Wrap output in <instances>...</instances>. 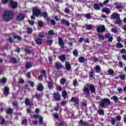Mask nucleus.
Listing matches in <instances>:
<instances>
[{
    "label": "nucleus",
    "instance_id": "obj_40",
    "mask_svg": "<svg viewBox=\"0 0 126 126\" xmlns=\"http://www.w3.org/2000/svg\"><path fill=\"white\" fill-rule=\"evenodd\" d=\"M64 125V120H62L58 123V126H63Z\"/></svg>",
    "mask_w": 126,
    "mask_h": 126
},
{
    "label": "nucleus",
    "instance_id": "obj_44",
    "mask_svg": "<svg viewBox=\"0 0 126 126\" xmlns=\"http://www.w3.org/2000/svg\"><path fill=\"white\" fill-rule=\"evenodd\" d=\"M111 125H112V126H115V124H116V118H112L111 119Z\"/></svg>",
    "mask_w": 126,
    "mask_h": 126
},
{
    "label": "nucleus",
    "instance_id": "obj_12",
    "mask_svg": "<svg viewBox=\"0 0 126 126\" xmlns=\"http://www.w3.org/2000/svg\"><path fill=\"white\" fill-rule=\"evenodd\" d=\"M37 91H40L41 92V91H43L44 90V86H43V84L42 83H39L36 88Z\"/></svg>",
    "mask_w": 126,
    "mask_h": 126
},
{
    "label": "nucleus",
    "instance_id": "obj_3",
    "mask_svg": "<svg viewBox=\"0 0 126 126\" xmlns=\"http://www.w3.org/2000/svg\"><path fill=\"white\" fill-rule=\"evenodd\" d=\"M32 14L36 16V17H44V18H47L48 17V13L46 12H43L41 13V9L39 8V7L35 6L33 7L32 9Z\"/></svg>",
    "mask_w": 126,
    "mask_h": 126
},
{
    "label": "nucleus",
    "instance_id": "obj_41",
    "mask_svg": "<svg viewBox=\"0 0 126 126\" xmlns=\"http://www.w3.org/2000/svg\"><path fill=\"white\" fill-rule=\"evenodd\" d=\"M38 37L39 38H45V33L44 32H39Z\"/></svg>",
    "mask_w": 126,
    "mask_h": 126
},
{
    "label": "nucleus",
    "instance_id": "obj_11",
    "mask_svg": "<svg viewBox=\"0 0 126 126\" xmlns=\"http://www.w3.org/2000/svg\"><path fill=\"white\" fill-rule=\"evenodd\" d=\"M55 66L57 69H61V68H63V64L61 62L57 61L55 63Z\"/></svg>",
    "mask_w": 126,
    "mask_h": 126
},
{
    "label": "nucleus",
    "instance_id": "obj_36",
    "mask_svg": "<svg viewBox=\"0 0 126 126\" xmlns=\"http://www.w3.org/2000/svg\"><path fill=\"white\" fill-rule=\"evenodd\" d=\"M27 31L28 34H31L33 32V29L31 28H27Z\"/></svg>",
    "mask_w": 126,
    "mask_h": 126
},
{
    "label": "nucleus",
    "instance_id": "obj_38",
    "mask_svg": "<svg viewBox=\"0 0 126 126\" xmlns=\"http://www.w3.org/2000/svg\"><path fill=\"white\" fill-rule=\"evenodd\" d=\"M108 73H109L110 75H113L114 73H115V71H113L112 69H109L107 71Z\"/></svg>",
    "mask_w": 126,
    "mask_h": 126
},
{
    "label": "nucleus",
    "instance_id": "obj_1",
    "mask_svg": "<svg viewBox=\"0 0 126 126\" xmlns=\"http://www.w3.org/2000/svg\"><path fill=\"white\" fill-rule=\"evenodd\" d=\"M90 92L92 94H95V93H96V89L95 88V86L90 84H86L83 90L84 94L90 96Z\"/></svg>",
    "mask_w": 126,
    "mask_h": 126
},
{
    "label": "nucleus",
    "instance_id": "obj_16",
    "mask_svg": "<svg viewBox=\"0 0 126 126\" xmlns=\"http://www.w3.org/2000/svg\"><path fill=\"white\" fill-rule=\"evenodd\" d=\"M102 12H105L106 14H109V13H111V10L108 7H104L102 8Z\"/></svg>",
    "mask_w": 126,
    "mask_h": 126
},
{
    "label": "nucleus",
    "instance_id": "obj_49",
    "mask_svg": "<svg viewBox=\"0 0 126 126\" xmlns=\"http://www.w3.org/2000/svg\"><path fill=\"white\" fill-rule=\"evenodd\" d=\"M98 115H100L101 116L104 115V110L101 109L99 111L97 112Z\"/></svg>",
    "mask_w": 126,
    "mask_h": 126
},
{
    "label": "nucleus",
    "instance_id": "obj_35",
    "mask_svg": "<svg viewBox=\"0 0 126 126\" xmlns=\"http://www.w3.org/2000/svg\"><path fill=\"white\" fill-rule=\"evenodd\" d=\"M78 61L79 63H84V62H85V59H84V58L82 57H80L79 58Z\"/></svg>",
    "mask_w": 126,
    "mask_h": 126
},
{
    "label": "nucleus",
    "instance_id": "obj_10",
    "mask_svg": "<svg viewBox=\"0 0 126 126\" xmlns=\"http://www.w3.org/2000/svg\"><path fill=\"white\" fill-rule=\"evenodd\" d=\"M58 43L61 48L63 49L64 48V43L63 42V40L62 37H58Z\"/></svg>",
    "mask_w": 126,
    "mask_h": 126
},
{
    "label": "nucleus",
    "instance_id": "obj_21",
    "mask_svg": "<svg viewBox=\"0 0 126 126\" xmlns=\"http://www.w3.org/2000/svg\"><path fill=\"white\" fill-rule=\"evenodd\" d=\"M59 59L61 61V62H64L66 60V57L64 55H62L59 57Z\"/></svg>",
    "mask_w": 126,
    "mask_h": 126
},
{
    "label": "nucleus",
    "instance_id": "obj_60",
    "mask_svg": "<svg viewBox=\"0 0 126 126\" xmlns=\"http://www.w3.org/2000/svg\"><path fill=\"white\" fill-rule=\"evenodd\" d=\"M22 125H26L27 124V119H24L22 121Z\"/></svg>",
    "mask_w": 126,
    "mask_h": 126
},
{
    "label": "nucleus",
    "instance_id": "obj_43",
    "mask_svg": "<svg viewBox=\"0 0 126 126\" xmlns=\"http://www.w3.org/2000/svg\"><path fill=\"white\" fill-rule=\"evenodd\" d=\"M24 51L26 53H27V54H31L32 51L30 49H29V48L26 47V48H25Z\"/></svg>",
    "mask_w": 126,
    "mask_h": 126
},
{
    "label": "nucleus",
    "instance_id": "obj_18",
    "mask_svg": "<svg viewBox=\"0 0 126 126\" xmlns=\"http://www.w3.org/2000/svg\"><path fill=\"white\" fill-rule=\"evenodd\" d=\"M94 69L96 73H100V71H101V67H100V65H97L94 67Z\"/></svg>",
    "mask_w": 126,
    "mask_h": 126
},
{
    "label": "nucleus",
    "instance_id": "obj_26",
    "mask_svg": "<svg viewBox=\"0 0 126 126\" xmlns=\"http://www.w3.org/2000/svg\"><path fill=\"white\" fill-rule=\"evenodd\" d=\"M40 73H41V75H42L43 76H44V77H45V78H46L47 77V73L46 72V70H44V69H42L40 71Z\"/></svg>",
    "mask_w": 126,
    "mask_h": 126
},
{
    "label": "nucleus",
    "instance_id": "obj_14",
    "mask_svg": "<svg viewBox=\"0 0 126 126\" xmlns=\"http://www.w3.org/2000/svg\"><path fill=\"white\" fill-rule=\"evenodd\" d=\"M79 125L84 126H90V124L86 123L85 121H83L82 120H80L78 122Z\"/></svg>",
    "mask_w": 126,
    "mask_h": 126
},
{
    "label": "nucleus",
    "instance_id": "obj_4",
    "mask_svg": "<svg viewBox=\"0 0 126 126\" xmlns=\"http://www.w3.org/2000/svg\"><path fill=\"white\" fill-rule=\"evenodd\" d=\"M110 105H111V100L108 98L101 99L99 103V106L102 108H106V106H110Z\"/></svg>",
    "mask_w": 126,
    "mask_h": 126
},
{
    "label": "nucleus",
    "instance_id": "obj_46",
    "mask_svg": "<svg viewBox=\"0 0 126 126\" xmlns=\"http://www.w3.org/2000/svg\"><path fill=\"white\" fill-rule=\"evenodd\" d=\"M6 123V122L5 121V119L4 118H3L1 119L0 125H1V126H3V125H5Z\"/></svg>",
    "mask_w": 126,
    "mask_h": 126
},
{
    "label": "nucleus",
    "instance_id": "obj_55",
    "mask_svg": "<svg viewBox=\"0 0 126 126\" xmlns=\"http://www.w3.org/2000/svg\"><path fill=\"white\" fill-rule=\"evenodd\" d=\"M115 24H118V25H121L122 24V21L120 20H117L115 22Z\"/></svg>",
    "mask_w": 126,
    "mask_h": 126
},
{
    "label": "nucleus",
    "instance_id": "obj_54",
    "mask_svg": "<svg viewBox=\"0 0 126 126\" xmlns=\"http://www.w3.org/2000/svg\"><path fill=\"white\" fill-rule=\"evenodd\" d=\"M67 21L65 20L64 19H63L61 20V23L62 24H65Z\"/></svg>",
    "mask_w": 126,
    "mask_h": 126
},
{
    "label": "nucleus",
    "instance_id": "obj_30",
    "mask_svg": "<svg viewBox=\"0 0 126 126\" xmlns=\"http://www.w3.org/2000/svg\"><path fill=\"white\" fill-rule=\"evenodd\" d=\"M67 95V93L66 92V91H64L62 92V97L63 98V99H65V98H66Z\"/></svg>",
    "mask_w": 126,
    "mask_h": 126
},
{
    "label": "nucleus",
    "instance_id": "obj_56",
    "mask_svg": "<svg viewBox=\"0 0 126 126\" xmlns=\"http://www.w3.org/2000/svg\"><path fill=\"white\" fill-rule=\"evenodd\" d=\"M12 105L14 107H17V106H18V102H17L16 101H15L12 103Z\"/></svg>",
    "mask_w": 126,
    "mask_h": 126
},
{
    "label": "nucleus",
    "instance_id": "obj_51",
    "mask_svg": "<svg viewBox=\"0 0 126 126\" xmlns=\"http://www.w3.org/2000/svg\"><path fill=\"white\" fill-rule=\"evenodd\" d=\"M119 77L121 80H125L126 79V76L125 74H123V75H120Z\"/></svg>",
    "mask_w": 126,
    "mask_h": 126
},
{
    "label": "nucleus",
    "instance_id": "obj_45",
    "mask_svg": "<svg viewBox=\"0 0 126 126\" xmlns=\"http://www.w3.org/2000/svg\"><path fill=\"white\" fill-rule=\"evenodd\" d=\"M6 81H7L6 78H3L1 80V82H2V84H5L6 83Z\"/></svg>",
    "mask_w": 126,
    "mask_h": 126
},
{
    "label": "nucleus",
    "instance_id": "obj_59",
    "mask_svg": "<svg viewBox=\"0 0 126 126\" xmlns=\"http://www.w3.org/2000/svg\"><path fill=\"white\" fill-rule=\"evenodd\" d=\"M46 43H47L49 46H52V44H53V40H47Z\"/></svg>",
    "mask_w": 126,
    "mask_h": 126
},
{
    "label": "nucleus",
    "instance_id": "obj_28",
    "mask_svg": "<svg viewBox=\"0 0 126 126\" xmlns=\"http://www.w3.org/2000/svg\"><path fill=\"white\" fill-rule=\"evenodd\" d=\"M10 63H17V60L15 58L11 57L10 58Z\"/></svg>",
    "mask_w": 126,
    "mask_h": 126
},
{
    "label": "nucleus",
    "instance_id": "obj_42",
    "mask_svg": "<svg viewBox=\"0 0 126 126\" xmlns=\"http://www.w3.org/2000/svg\"><path fill=\"white\" fill-rule=\"evenodd\" d=\"M86 28L87 30H92L93 27H92V25H88L86 27Z\"/></svg>",
    "mask_w": 126,
    "mask_h": 126
},
{
    "label": "nucleus",
    "instance_id": "obj_37",
    "mask_svg": "<svg viewBox=\"0 0 126 126\" xmlns=\"http://www.w3.org/2000/svg\"><path fill=\"white\" fill-rule=\"evenodd\" d=\"M116 46L118 49H121V48H124V45L120 42L117 43Z\"/></svg>",
    "mask_w": 126,
    "mask_h": 126
},
{
    "label": "nucleus",
    "instance_id": "obj_47",
    "mask_svg": "<svg viewBox=\"0 0 126 126\" xmlns=\"http://www.w3.org/2000/svg\"><path fill=\"white\" fill-rule=\"evenodd\" d=\"M34 96L35 98H36V99H40V98L42 97V95L41 94H36Z\"/></svg>",
    "mask_w": 126,
    "mask_h": 126
},
{
    "label": "nucleus",
    "instance_id": "obj_24",
    "mask_svg": "<svg viewBox=\"0 0 126 126\" xmlns=\"http://www.w3.org/2000/svg\"><path fill=\"white\" fill-rule=\"evenodd\" d=\"M48 88L49 89H54V86H53L52 82H48L47 83Z\"/></svg>",
    "mask_w": 126,
    "mask_h": 126
},
{
    "label": "nucleus",
    "instance_id": "obj_9",
    "mask_svg": "<svg viewBox=\"0 0 126 126\" xmlns=\"http://www.w3.org/2000/svg\"><path fill=\"white\" fill-rule=\"evenodd\" d=\"M120 18V15L118 14L117 12H114L110 16V19L114 20V19H119Z\"/></svg>",
    "mask_w": 126,
    "mask_h": 126
},
{
    "label": "nucleus",
    "instance_id": "obj_62",
    "mask_svg": "<svg viewBox=\"0 0 126 126\" xmlns=\"http://www.w3.org/2000/svg\"><path fill=\"white\" fill-rule=\"evenodd\" d=\"M8 1H9V0H2L3 4H6Z\"/></svg>",
    "mask_w": 126,
    "mask_h": 126
},
{
    "label": "nucleus",
    "instance_id": "obj_19",
    "mask_svg": "<svg viewBox=\"0 0 126 126\" xmlns=\"http://www.w3.org/2000/svg\"><path fill=\"white\" fill-rule=\"evenodd\" d=\"M25 104L26 105V106H32V103L30 102V100H29V98H26L25 100Z\"/></svg>",
    "mask_w": 126,
    "mask_h": 126
},
{
    "label": "nucleus",
    "instance_id": "obj_2",
    "mask_svg": "<svg viewBox=\"0 0 126 126\" xmlns=\"http://www.w3.org/2000/svg\"><path fill=\"white\" fill-rule=\"evenodd\" d=\"M14 13L12 11H5L3 12L2 18L5 22H9L13 20Z\"/></svg>",
    "mask_w": 126,
    "mask_h": 126
},
{
    "label": "nucleus",
    "instance_id": "obj_53",
    "mask_svg": "<svg viewBox=\"0 0 126 126\" xmlns=\"http://www.w3.org/2000/svg\"><path fill=\"white\" fill-rule=\"evenodd\" d=\"M73 54L75 57H77V56H78V52H77V50L75 49L73 51Z\"/></svg>",
    "mask_w": 126,
    "mask_h": 126
},
{
    "label": "nucleus",
    "instance_id": "obj_48",
    "mask_svg": "<svg viewBox=\"0 0 126 126\" xmlns=\"http://www.w3.org/2000/svg\"><path fill=\"white\" fill-rule=\"evenodd\" d=\"M98 39L99 40H105V37L102 34H98Z\"/></svg>",
    "mask_w": 126,
    "mask_h": 126
},
{
    "label": "nucleus",
    "instance_id": "obj_63",
    "mask_svg": "<svg viewBox=\"0 0 126 126\" xmlns=\"http://www.w3.org/2000/svg\"><path fill=\"white\" fill-rule=\"evenodd\" d=\"M51 23L52 24V25H56V21H55V20H51Z\"/></svg>",
    "mask_w": 126,
    "mask_h": 126
},
{
    "label": "nucleus",
    "instance_id": "obj_31",
    "mask_svg": "<svg viewBox=\"0 0 126 126\" xmlns=\"http://www.w3.org/2000/svg\"><path fill=\"white\" fill-rule=\"evenodd\" d=\"M65 82H66V80L64 78H62L60 80V83L62 85H64Z\"/></svg>",
    "mask_w": 126,
    "mask_h": 126
},
{
    "label": "nucleus",
    "instance_id": "obj_15",
    "mask_svg": "<svg viewBox=\"0 0 126 126\" xmlns=\"http://www.w3.org/2000/svg\"><path fill=\"white\" fill-rule=\"evenodd\" d=\"M65 68L66 70H70L71 69V64L68 62L65 63Z\"/></svg>",
    "mask_w": 126,
    "mask_h": 126
},
{
    "label": "nucleus",
    "instance_id": "obj_58",
    "mask_svg": "<svg viewBox=\"0 0 126 126\" xmlns=\"http://www.w3.org/2000/svg\"><path fill=\"white\" fill-rule=\"evenodd\" d=\"M122 120V117L121 115L117 116L116 117V121H118V122H120Z\"/></svg>",
    "mask_w": 126,
    "mask_h": 126
},
{
    "label": "nucleus",
    "instance_id": "obj_22",
    "mask_svg": "<svg viewBox=\"0 0 126 126\" xmlns=\"http://www.w3.org/2000/svg\"><path fill=\"white\" fill-rule=\"evenodd\" d=\"M4 94L8 95L9 94V88L7 87H5L4 88Z\"/></svg>",
    "mask_w": 126,
    "mask_h": 126
},
{
    "label": "nucleus",
    "instance_id": "obj_64",
    "mask_svg": "<svg viewBox=\"0 0 126 126\" xmlns=\"http://www.w3.org/2000/svg\"><path fill=\"white\" fill-rule=\"evenodd\" d=\"M82 105L83 106V107H87V103L84 102V101H83L82 102Z\"/></svg>",
    "mask_w": 126,
    "mask_h": 126
},
{
    "label": "nucleus",
    "instance_id": "obj_6",
    "mask_svg": "<svg viewBox=\"0 0 126 126\" xmlns=\"http://www.w3.org/2000/svg\"><path fill=\"white\" fill-rule=\"evenodd\" d=\"M53 96L54 97V101H56L57 102H59V101H60L61 99H62V96L58 92L54 93L53 94Z\"/></svg>",
    "mask_w": 126,
    "mask_h": 126
},
{
    "label": "nucleus",
    "instance_id": "obj_25",
    "mask_svg": "<svg viewBox=\"0 0 126 126\" xmlns=\"http://www.w3.org/2000/svg\"><path fill=\"white\" fill-rule=\"evenodd\" d=\"M94 8L95 10H100V5L98 3H94Z\"/></svg>",
    "mask_w": 126,
    "mask_h": 126
},
{
    "label": "nucleus",
    "instance_id": "obj_32",
    "mask_svg": "<svg viewBox=\"0 0 126 126\" xmlns=\"http://www.w3.org/2000/svg\"><path fill=\"white\" fill-rule=\"evenodd\" d=\"M38 27L42 28L44 26V23L42 21H39L38 22Z\"/></svg>",
    "mask_w": 126,
    "mask_h": 126
},
{
    "label": "nucleus",
    "instance_id": "obj_29",
    "mask_svg": "<svg viewBox=\"0 0 126 126\" xmlns=\"http://www.w3.org/2000/svg\"><path fill=\"white\" fill-rule=\"evenodd\" d=\"M48 34L49 36H53V35H56V33H55L53 30H50L48 31Z\"/></svg>",
    "mask_w": 126,
    "mask_h": 126
},
{
    "label": "nucleus",
    "instance_id": "obj_8",
    "mask_svg": "<svg viewBox=\"0 0 126 126\" xmlns=\"http://www.w3.org/2000/svg\"><path fill=\"white\" fill-rule=\"evenodd\" d=\"M96 31L98 33H103L106 31V28L104 25L99 26L97 27Z\"/></svg>",
    "mask_w": 126,
    "mask_h": 126
},
{
    "label": "nucleus",
    "instance_id": "obj_33",
    "mask_svg": "<svg viewBox=\"0 0 126 126\" xmlns=\"http://www.w3.org/2000/svg\"><path fill=\"white\" fill-rule=\"evenodd\" d=\"M53 116L54 119H56V120H59V118H60V116H59V113H56L54 114H53Z\"/></svg>",
    "mask_w": 126,
    "mask_h": 126
},
{
    "label": "nucleus",
    "instance_id": "obj_52",
    "mask_svg": "<svg viewBox=\"0 0 126 126\" xmlns=\"http://www.w3.org/2000/svg\"><path fill=\"white\" fill-rule=\"evenodd\" d=\"M86 18L87 19H90L91 18V15L88 13L86 14Z\"/></svg>",
    "mask_w": 126,
    "mask_h": 126
},
{
    "label": "nucleus",
    "instance_id": "obj_20",
    "mask_svg": "<svg viewBox=\"0 0 126 126\" xmlns=\"http://www.w3.org/2000/svg\"><path fill=\"white\" fill-rule=\"evenodd\" d=\"M31 67H32V63L31 62H27L25 65V68H26V69H29Z\"/></svg>",
    "mask_w": 126,
    "mask_h": 126
},
{
    "label": "nucleus",
    "instance_id": "obj_17",
    "mask_svg": "<svg viewBox=\"0 0 126 126\" xmlns=\"http://www.w3.org/2000/svg\"><path fill=\"white\" fill-rule=\"evenodd\" d=\"M89 76H90V78H94V76H95L94 69L93 68L91 69V71L89 72Z\"/></svg>",
    "mask_w": 126,
    "mask_h": 126
},
{
    "label": "nucleus",
    "instance_id": "obj_50",
    "mask_svg": "<svg viewBox=\"0 0 126 126\" xmlns=\"http://www.w3.org/2000/svg\"><path fill=\"white\" fill-rule=\"evenodd\" d=\"M39 125H43V117L42 116L39 117Z\"/></svg>",
    "mask_w": 126,
    "mask_h": 126
},
{
    "label": "nucleus",
    "instance_id": "obj_39",
    "mask_svg": "<svg viewBox=\"0 0 126 126\" xmlns=\"http://www.w3.org/2000/svg\"><path fill=\"white\" fill-rule=\"evenodd\" d=\"M13 38L14 39H17L19 41H21L22 40V38L19 35H15L13 36Z\"/></svg>",
    "mask_w": 126,
    "mask_h": 126
},
{
    "label": "nucleus",
    "instance_id": "obj_7",
    "mask_svg": "<svg viewBox=\"0 0 126 126\" xmlns=\"http://www.w3.org/2000/svg\"><path fill=\"white\" fill-rule=\"evenodd\" d=\"M9 3L12 9H16V8H17V6H18V4L17 2L13 0H10Z\"/></svg>",
    "mask_w": 126,
    "mask_h": 126
},
{
    "label": "nucleus",
    "instance_id": "obj_23",
    "mask_svg": "<svg viewBox=\"0 0 126 126\" xmlns=\"http://www.w3.org/2000/svg\"><path fill=\"white\" fill-rule=\"evenodd\" d=\"M35 42L37 45L42 44V39L41 38H35Z\"/></svg>",
    "mask_w": 126,
    "mask_h": 126
},
{
    "label": "nucleus",
    "instance_id": "obj_5",
    "mask_svg": "<svg viewBox=\"0 0 126 126\" xmlns=\"http://www.w3.org/2000/svg\"><path fill=\"white\" fill-rule=\"evenodd\" d=\"M69 102L74 103L73 105L74 106H76L77 110L79 109V100H78V98H77L75 97H72Z\"/></svg>",
    "mask_w": 126,
    "mask_h": 126
},
{
    "label": "nucleus",
    "instance_id": "obj_61",
    "mask_svg": "<svg viewBox=\"0 0 126 126\" xmlns=\"http://www.w3.org/2000/svg\"><path fill=\"white\" fill-rule=\"evenodd\" d=\"M115 5H116V8H117V9H120V8H122L121 5H119V4L116 3Z\"/></svg>",
    "mask_w": 126,
    "mask_h": 126
},
{
    "label": "nucleus",
    "instance_id": "obj_57",
    "mask_svg": "<svg viewBox=\"0 0 126 126\" xmlns=\"http://www.w3.org/2000/svg\"><path fill=\"white\" fill-rule=\"evenodd\" d=\"M77 85V80L75 79L73 82V85L74 87H76V85Z\"/></svg>",
    "mask_w": 126,
    "mask_h": 126
},
{
    "label": "nucleus",
    "instance_id": "obj_27",
    "mask_svg": "<svg viewBox=\"0 0 126 126\" xmlns=\"http://www.w3.org/2000/svg\"><path fill=\"white\" fill-rule=\"evenodd\" d=\"M6 114L8 115H12V114H13V109L11 108H8L7 110Z\"/></svg>",
    "mask_w": 126,
    "mask_h": 126
},
{
    "label": "nucleus",
    "instance_id": "obj_34",
    "mask_svg": "<svg viewBox=\"0 0 126 126\" xmlns=\"http://www.w3.org/2000/svg\"><path fill=\"white\" fill-rule=\"evenodd\" d=\"M112 98H113V101H114L115 103L119 102V98H118L117 96L114 95L111 97V99Z\"/></svg>",
    "mask_w": 126,
    "mask_h": 126
},
{
    "label": "nucleus",
    "instance_id": "obj_13",
    "mask_svg": "<svg viewBox=\"0 0 126 126\" xmlns=\"http://www.w3.org/2000/svg\"><path fill=\"white\" fill-rule=\"evenodd\" d=\"M25 18V15L23 14H20L18 15L17 17V20L18 21H23Z\"/></svg>",
    "mask_w": 126,
    "mask_h": 126
}]
</instances>
